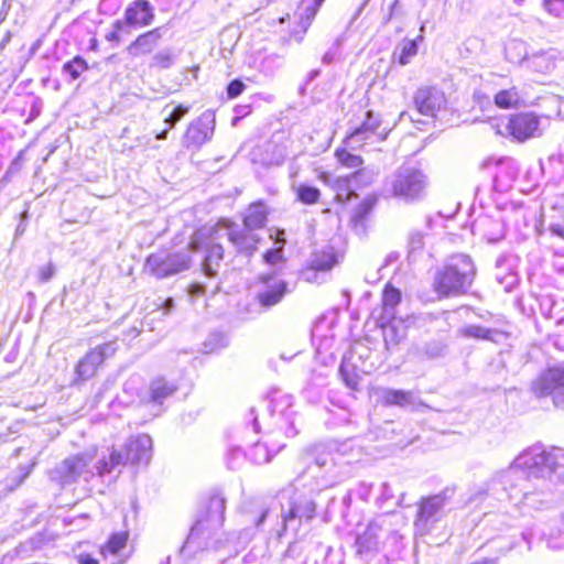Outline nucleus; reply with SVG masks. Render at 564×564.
I'll use <instances>...</instances> for the list:
<instances>
[{
	"label": "nucleus",
	"mask_w": 564,
	"mask_h": 564,
	"mask_svg": "<svg viewBox=\"0 0 564 564\" xmlns=\"http://www.w3.org/2000/svg\"><path fill=\"white\" fill-rule=\"evenodd\" d=\"M543 479L551 482H561L564 480V449L553 447L542 449L531 447L519 455L513 463L506 469L498 473L490 482V489L497 491V486L501 485L505 491L510 485L513 488L514 479L524 481L525 479Z\"/></svg>",
	"instance_id": "f257e3e1"
},
{
	"label": "nucleus",
	"mask_w": 564,
	"mask_h": 564,
	"mask_svg": "<svg viewBox=\"0 0 564 564\" xmlns=\"http://www.w3.org/2000/svg\"><path fill=\"white\" fill-rule=\"evenodd\" d=\"M476 275V268L466 254H456L436 271L433 288L441 296H456L466 293Z\"/></svg>",
	"instance_id": "f03ea898"
},
{
	"label": "nucleus",
	"mask_w": 564,
	"mask_h": 564,
	"mask_svg": "<svg viewBox=\"0 0 564 564\" xmlns=\"http://www.w3.org/2000/svg\"><path fill=\"white\" fill-rule=\"evenodd\" d=\"M152 440L147 434L131 437L121 449L112 447L104 453L96 463L99 476L110 474L116 468L126 464H148L151 459Z\"/></svg>",
	"instance_id": "7ed1b4c3"
},
{
	"label": "nucleus",
	"mask_w": 564,
	"mask_h": 564,
	"mask_svg": "<svg viewBox=\"0 0 564 564\" xmlns=\"http://www.w3.org/2000/svg\"><path fill=\"white\" fill-rule=\"evenodd\" d=\"M426 176L414 167H400L387 183L386 191L405 202L422 199L425 194Z\"/></svg>",
	"instance_id": "20e7f679"
},
{
	"label": "nucleus",
	"mask_w": 564,
	"mask_h": 564,
	"mask_svg": "<svg viewBox=\"0 0 564 564\" xmlns=\"http://www.w3.org/2000/svg\"><path fill=\"white\" fill-rule=\"evenodd\" d=\"M95 455V452L89 451L65 458L52 470V479L62 485H70L79 479L88 481L99 475L96 464L91 466Z\"/></svg>",
	"instance_id": "39448f33"
},
{
	"label": "nucleus",
	"mask_w": 564,
	"mask_h": 564,
	"mask_svg": "<svg viewBox=\"0 0 564 564\" xmlns=\"http://www.w3.org/2000/svg\"><path fill=\"white\" fill-rule=\"evenodd\" d=\"M212 237L214 239L227 238L237 252L248 256L257 250V245L261 241L258 232L225 220L212 228Z\"/></svg>",
	"instance_id": "423d86ee"
},
{
	"label": "nucleus",
	"mask_w": 564,
	"mask_h": 564,
	"mask_svg": "<svg viewBox=\"0 0 564 564\" xmlns=\"http://www.w3.org/2000/svg\"><path fill=\"white\" fill-rule=\"evenodd\" d=\"M531 391L536 398L550 397L556 408L564 410V366L542 371L532 382Z\"/></svg>",
	"instance_id": "0eeeda50"
},
{
	"label": "nucleus",
	"mask_w": 564,
	"mask_h": 564,
	"mask_svg": "<svg viewBox=\"0 0 564 564\" xmlns=\"http://www.w3.org/2000/svg\"><path fill=\"white\" fill-rule=\"evenodd\" d=\"M191 257L187 251L167 252L159 251L148 257L145 267L158 279L177 274L189 268Z\"/></svg>",
	"instance_id": "6e6552de"
},
{
	"label": "nucleus",
	"mask_w": 564,
	"mask_h": 564,
	"mask_svg": "<svg viewBox=\"0 0 564 564\" xmlns=\"http://www.w3.org/2000/svg\"><path fill=\"white\" fill-rule=\"evenodd\" d=\"M449 490H444L437 495L422 498L416 518L414 521L415 530L421 535L429 533L444 514V507L451 498L447 496Z\"/></svg>",
	"instance_id": "1a4fd4ad"
},
{
	"label": "nucleus",
	"mask_w": 564,
	"mask_h": 564,
	"mask_svg": "<svg viewBox=\"0 0 564 564\" xmlns=\"http://www.w3.org/2000/svg\"><path fill=\"white\" fill-rule=\"evenodd\" d=\"M381 120L379 116L369 110L362 123L357 127L349 135L346 142L352 149L362 148L366 144H376L386 140L388 132L380 130Z\"/></svg>",
	"instance_id": "9d476101"
},
{
	"label": "nucleus",
	"mask_w": 564,
	"mask_h": 564,
	"mask_svg": "<svg viewBox=\"0 0 564 564\" xmlns=\"http://www.w3.org/2000/svg\"><path fill=\"white\" fill-rule=\"evenodd\" d=\"M389 517L380 516L370 521L365 532L356 540L357 553L360 555L380 551L383 533L388 531Z\"/></svg>",
	"instance_id": "9b49d317"
},
{
	"label": "nucleus",
	"mask_w": 564,
	"mask_h": 564,
	"mask_svg": "<svg viewBox=\"0 0 564 564\" xmlns=\"http://www.w3.org/2000/svg\"><path fill=\"white\" fill-rule=\"evenodd\" d=\"M116 350V341H108L88 351L79 360L76 367L77 377L82 380H87L94 377L97 368L105 361V359L113 356Z\"/></svg>",
	"instance_id": "f8f14e48"
},
{
	"label": "nucleus",
	"mask_w": 564,
	"mask_h": 564,
	"mask_svg": "<svg viewBox=\"0 0 564 564\" xmlns=\"http://www.w3.org/2000/svg\"><path fill=\"white\" fill-rule=\"evenodd\" d=\"M214 123L215 119L212 113H203L187 127L182 140L183 145L186 149H199L210 140L214 133Z\"/></svg>",
	"instance_id": "ddd939ff"
},
{
	"label": "nucleus",
	"mask_w": 564,
	"mask_h": 564,
	"mask_svg": "<svg viewBox=\"0 0 564 564\" xmlns=\"http://www.w3.org/2000/svg\"><path fill=\"white\" fill-rule=\"evenodd\" d=\"M414 105L420 115L435 117L445 107L446 97L435 87H422L414 95Z\"/></svg>",
	"instance_id": "4468645a"
},
{
	"label": "nucleus",
	"mask_w": 564,
	"mask_h": 564,
	"mask_svg": "<svg viewBox=\"0 0 564 564\" xmlns=\"http://www.w3.org/2000/svg\"><path fill=\"white\" fill-rule=\"evenodd\" d=\"M509 133L518 141L540 135V120L533 113L523 112L510 117L507 124Z\"/></svg>",
	"instance_id": "2eb2a0df"
},
{
	"label": "nucleus",
	"mask_w": 564,
	"mask_h": 564,
	"mask_svg": "<svg viewBox=\"0 0 564 564\" xmlns=\"http://www.w3.org/2000/svg\"><path fill=\"white\" fill-rule=\"evenodd\" d=\"M260 281L264 284V289L258 293V300L264 307L280 303L288 292L286 282L278 279L275 273L262 274Z\"/></svg>",
	"instance_id": "dca6fc26"
},
{
	"label": "nucleus",
	"mask_w": 564,
	"mask_h": 564,
	"mask_svg": "<svg viewBox=\"0 0 564 564\" xmlns=\"http://www.w3.org/2000/svg\"><path fill=\"white\" fill-rule=\"evenodd\" d=\"M379 401L387 406H401L416 409L422 405L414 391L383 388L378 391Z\"/></svg>",
	"instance_id": "f3484780"
},
{
	"label": "nucleus",
	"mask_w": 564,
	"mask_h": 564,
	"mask_svg": "<svg viewBox=\"0 0 564 564\" xmlns=\"http://www.w3.org/2000/svg\"><path fill=\"white\" fill-rule=\"evenodd\" d=\"M219 529L210 525L209 518L199 519L192 527L186 543L196 544L200 549L208 547Z\"/></svg>",
	"instance_id": "a211bd4d"
},
{
	"label": "nucleus",
	"mask_w": 564,
	"mask_h": 564,
	"mask_svg": "<svg viewBox=\"0 0 564 564\" xmlns=\"http://www.w3.org/2000/svg\"><path fill=\"white\" fill-rule=\"evenodd\" d=\"M315 503L310 499H300L297 501H293L290 506V509L282 514L283 521V530H286L288 527L296 519L302 520H311L315 516Z\"/></svg>",
	"instance_id": "6ab92c4d"
},
{
	"label": "nucleus",
	"mask_w": 564,
	"mask_h": 564,
	"mask_svg": "<svg viewBox=\"0 0 564 564\" xmlns=\"http://www.w3.org/2000/svg\"><path fill=\"white\" fill-rule=\"evenodd\" d=\"M153 17V8L147 0H135L126 10V20L130 25H149Z\"/></svg>",
	"instance_id": "aec40b11"
},
{
	"label": "nucleus",
	"mask_w": 564,
	"mask_h": 564,
	"mask_svg": "<svg viewBox=\"0 0 564 564\" xmlns=\"http://www.w3.org/2000/svg\"><path fill=\"white\" fill-rule=\"evenodd\" d=\"M336 264V256L332 248L316 251L312 254L310 267L304 272L306 281H312L316 271L330 270Z\"/></svg>",
	"instance_id": "412c9836"
},
{
	"label": "nucleus",
	"mask_w": 564,
	"mask_h": 564,
	"mask_svg": "<svg viewBox=\"0 0 564 564\" xmlns=\"http://www.w3.org/2000/svg\"><path fill=\"white\" fill-rule=\"evenodd\" d=\"M129 534L127 532H117L111 534L107 543L100 549V553L105 560L109 556L115 561L111 564H122L121 552L126 549Z\"/></svg>",
	"instance_id": "4be33fe9"
},
{
	"label": "nucleus",
	"mask_w": 564,
	"mask_h": 564,
	"mask_svg": "<svg viewBox=\"0 0 564 564\" xmlns=\"http://www.w3.org/2000/svg\"><path fill=\"white\" fill-rule=\"evenodd\" d=\"M424 37L409 39L403 37L393 51V61L400 65H406L417 54L420 45Z\"/></svg>",
	"instance_id": "5701e85b"
},
{
	"label": "nucleus",
	"mask_w": 564,
	"mask_h": 564,
	"mask_svg": "<svg viewBox=\"0 0 564 564\" xmlns=\"http://www.w3.org/2000/svg\"><path fill=\"white\" fill-rule=\"evenodd\" d=\"M226 499L220 494H214L209 498L207 514L213 528H221L225 521Z\"/></svg>",
	"instance_id": "b1692460"
},
{
	"label": "nucleus",
	"mask_w": 564,
	"mask_h": 564,
	"mask_svg": "<svg viewBox=\"0 0 564 564\" xmlns=\"http://www.w3.org/2000/svg\"><path fill=\"white\" fill-rule=\"evenodd\" d=\"M465 337L486 339L494 343H501L507 338V334L495 328H485L482 326L469 325L460 330Z\"/></svg>",
	"instance_id": "393cba45"
},
{
	"label": "nucleus",
	"mask_w": 564,
	"mask_h": 564,
	"mask_svg": "<svg viewBox=\"0 0 564 564\" xmlns=\"http://www.w3.org/2000/svg\"><path fill=\"white\" fill-rule=\"evenodd\" d=\"M209 243L207 246V254L204 261V270L205 273L209 276H214L216 274V270L214 265H218V263L223 260L224 257V248L217 241L219 239H214L212 237V229L209 230Z\"/></svg>",
	"instance_id": "a878e982"
},
{
	"label": "nucleus",
	"mask_w": 564,
	"mask_h": 564,
	"mask_svg": "<svg viewBox=\"0 0 564 564\" xmlns=\"http://www.w3.org/2000/svg\"><path fill=\"white\" fill-rule=\"evenodd\" d=\"M307 456L314 460L317 467L326 468L327 470H330L338 464L330 446L316 445L311 449Z\"/></svg>",
	"instance_id": "bb28decb"
},
{
	"label": "nucleus",
	"mask_w": 564,
	"mask_h": 564,
	"mask_svg": "<svg viewBox=\"0 0 564 564\" xmlns=\"http://www.w3.org/2000/svg\"><path fill=\"white\" fill-rule=\"evenodd\" d=\"M267 224V210L262 204L251 205L243 218V227L256 231Z\"/></svg>",
	"instance_id": "cd10ccee"
},
{
	"label": "nucleus",
	"mask_w": 564,
	"mask_h": 564,
	"mask_svg": "<svg viewBox=\"0 0 564 564\" xmlns=\"http://www.w3.org/2000/svg\"><path fill=\"white\" fill-rule=\"evenodd\" d=\"M177 387L163 378L153 380L150 384V401L161 404L166 398L171 397Z\"/></svg>",
	"instance_id": "c85d7f7f"
},
{
	"label": "nucleus",
	"mask_w": 564,
	"mask_h": 564,
	"mask_svg": "<svg viewBox=\"0 0 564 564\" xmlns=\"http://www.w3.org/2000/svg\"><path fill=\"white\" fill-rule=\"evenodd\" d=\"M376 203L377 198L375 196H368L356 206L351 216V221L356 228L365 227V221L367 220L369 214L372 212Z\"/></svg>",
	"instance_id": "c756f323"
},
{
	"label": "nucleus",
	"mask_w": 564,
	"mask_h": 564,
	"mask_svg": "<svg viewBox=\"0 0 564 564\" xmlns=\"http://www.w3.org/2000/svg\"><path fill=\"white\" fill-rule=\"evenodd\" d=\"M401 301V293L393 286H386L382 295L383 311L387 318L394 317V308Z\"/></svg>",
	"instance_id": "7c9ffc66"
},
{
	"label": "nucleus",
	"mask_w": 564,
	"mask_h": 564,
	"mask_svg": "<svg viewBox=\"0 0 564 564\" xmlns=\"http://www.w3.org/2000/svg\"><path fill=\"white\" fill-rule=\"evenodd\" d=\"M519 100L520 96L516 87L502 89L495 95V104L502 109L517 106Z\"/></svg>",
	"instance_id": "2f4dec72"
},
{
	"label": "nucleus",
	"mask_w": 564,
	"mask_h": 564,
	"mask_svg": "<svg viewBox=\"0 0 564 564\" xmlns=\"http://www.w3.org/2000/svg\"><path fill=\"white\" fill-rule=\"evenodd\" d=\"M401 542L402 536L391 529V520L389 519L388 531L383 533L380 547L382 546V550L388 549L389 552L395 553L400 550Z\"/></svg>",
	"instance_id": "473e14b6"
},
{
	"label": "nucleus",
	"mask_w": 564,
	"mask_h": 564,
	"mask_svg": "<svg viewBox=\"0 0 564 564\" xmlns=\"http://www.w3.org/2000/svg\"><path fill=\"white\" fill-rule=\"evenodd\" d=\"M154 37H137L135 41L128 46V51L132 56H139L150 53L154 48Z\"/></svg>",
	"instance_id": "72a5a7b5"
},
{
	"label": "nucleus",
	"mask_w": 564,
	"mask_h": 564,
	"mask_svg": "<svg viewBox=\"0 0 564 564\" xmlns=\"http://www.w3.org/2000/svg\"><path fill=\"white\" fill-rule=\"evenodd\" d=\"M87 69V63L79 56L63 65V73L68 75L70 79H77Z\"/></svg>",
	"instance_id": "f704fd0d"
},
{
	"label": "nucleus",
	"mask_w": 564,
	"mask_h": 564,
	"mask_svg": "<svg viewBox=\"0 0 564 564\" xmlns=\"http://www.w3.org/2000/svg\"><path fill=\"white\" fill-rule=\"evenodd\" d=\"M297 199L306 205H312L318 202L321 192L317 187L300 185L296 189Z\"/></svg>",
	"instance_id": "c9c22d12"
},
{
	"label": "nucleus",
	"mask_w": 564,
	"mask_h": 564,
	"mask_svg": "<svg viewBox=\"0 0 564 564\" xmlns=\"http://www.w3.org/2000/svg\"><path fill=\"white\" fill-rule=\"evenodd\" d=\"M175 57L176 54L172 50L160 51L152 57V66L169 68L174 63Z\"/></svg>",
	"instance_id": "e433bc0d"
},
{
	"label": "nucleus",
	"mask_w": 564,
	"mask_h": 564,
	"mask_svg": "<svg viewBox=\"0 0 564 564\" xmlns=\"http://www.w3.org/2000/svg\"><path fill=\"white\" fill-rule=\"evenodd\" d=\"M250 457L257 464H265L271 460V454L265 444L257 443L250 449Z\"/></svg>",
	"instance_id": "4c0bfd02"
},
{
	"label": "nucleus",
	"mask_w": 564,
	"mask_h": 564,
	"mask_svg": "<svg viewBox=\"0 0 564 564\" xmlns=\"http://www.w3.org/2000/svg\"><path fill=\"white\" fill-rule=\"evenodd\" d=\"M408 247L411 256L422 251L424 248V234L419 230L411 231L409 236Z\"/></svg>",
	"instance_id": "58836bf2"
},
{
	"label": "nucleus",
	"mask_w": 564,
	"mask_h": 564,
	"mask_svg": "<svg viewBox=\"0 0 564 564\" xmlns=\"http://www.w3.org/2000/svg\"><path fill=\"white\" fill-rule=\"evenodd\" d=\"M338 160L347 167H358L362 164V159L359 155L351 154L345 150L337 151Z\"/></svg>",
	"instance_id": "ea45409f"
},
{
	"label": "nucleus",
	"mask_w": 564,
	"mask_h": 564,
	"mask_svg": "<svg viewBox=\"0 0 564 564\" xmlns=\"http://www.w3.org/2000/svg\"><path fill=\"white\" fill-rule=\"evenodd\" d=\"M324 2V0H303L302 1V10L304 11L306 23L315 17L318 8Z\"/></svg>",
	"instance_id": "a19ab883"
},
{
	"label": "nucleus",
	"mask_w": 564,
	"mask_h": 564,
	"mask_svg": "<svg viewBox=\"0 0 564 564\" xmlns=\"http://www.w3.org/2000/svg\"><path fill=\"white\" fill-rule=\"evenodd\" d=\"M188 111H189V107L178 105L169 115V117L165 118L164 122L169 126V128H173Z\"/></svg>",
	"instance_id": "79ce46f5"
},
{
	"label": "nucleus",
	"mask_w": 564,
	"mask_h": 564,
	"mask_svg": "<svg viewBox=\"0 0 564 564\" xmlns=\"http://www.w3.org/2000/svg\"><path fill=\"white\" fill-rule=\"evenodd\" d=\"M544 9L555 17H564V0H544Z\"/></svg>",
	"instance_id": "37998d69"
},
{
	"label": "nucleus",
	"mask_w": 564,
	"mask_h": 564,
	"mask_svg": "<svg viewBox=\"0 0 564 564\" xmlns=\"http://www.w3.org/2000/svg\"><path fill=\"white\" fill-rule=\"evenodd\" d=\"M263 259H264L265 263L271 264V265H275V264L282 262L283 261L282 248H276V249L267 251L263 254Z\"/></svg>",
	"instance_id": "c03bdc74"
},
{
	"label": "nucleus",
	"mask_w": 564,
	"mask_h": 564,
	"mask_svg": "<svg viewBox=\"0 0 564 564\" xmlns=\"http://www.w3.org/2000/svg\"><path fill=\"white\" fill-rule=\"evenodd\" d=\"M245 89V84L239 79H234L227 87V94L229 98L238 97Z\"/></svg>",
	"instance_id": "a18cd8bd"
},
{
	"label": "nucleus",
	"mask_w": 564,
	"mask_h": 564,
	"mask_svg": "<svg viewBox=\"0 0 564 564\" xmlns=\"http://www.w3.org/2000/svg\"><path fill=\"white\" fill-rule=\"evenodd\" d=\"M405 13L404 4L401 0H394L389 7V18L401 17Z\"/></svg>",
	"instance_id": "49530a36"
},
{
	"label": "nucleus",
	"mask_w": 564,
	"mask_h": 564,
	"mask_svg": "<svg viewBox=\"0 0 564 564\" xmlns=\"http://www.w3.org/2000/svg\"><path fill=\"white\" fill-rule=\"evenodd\" d=\"M55 269L52 263L41 268L40 279L42 282H47L54 275Z\"/></svg>",
	"instance_id": "de8ad7c7"
},
{
	"label": "nucleus",
	"mask_w": 564,
	"mask_h": 564,
	"mask_svg": "<svg viewBox=\"0 0 564 564\" xmlns=\"http://www.w3.org/2000/svg\"><path fill=\"white\" fill-rule=\"evenodd\" d=\"M339 371H340V373H341V376H343V378H344V380H345L346 384H347L348 387H350V388L355 389V388H356V386H357V381H356L354 378H351V377H349V376L347 375V366L343 364V365L340 366Z\"/></svg>",
	"instance_id": "09e8293b"
},
{
	"label": "nucleus",
	"mask_w": 564,
	"mask_h": 564,
	"mask_svg": "<svg viewBox=\"0 0 564 564\" xmlns=\"http://www.w3.org/2000/svg\"><path fill=\"white\" fill-rule=\"evenodd\" d=\"M547 546L552 550H560V549H563L564 547V539H555V538H550L547 540Z\"/></svg>",
	"instance_id": "8fccbe9b"
},
{
	"label": "nucleus",
	"mask_w": 564,
	"mask_h": 564,
	"mask_svg": "<svg viewBox=\"0 0 564 564\" xmlns=\"http://www.w3.org/2000/svg\"><path fill=\"white\" fill-rule=\"evenodd\" d=\"M78 563L79 564H99L96 558L90 556L89 554H80L78 556Z\"/></svg>",
	"instance_id": "3c124183"
},
{
	"label": "nucleus",
	"mask_w": 564,
	"mask_h": 564,
	"mask_svg": "<svg viewBox=\"0 0 564 564\" xmlns=\"http://www.w3.org/2000/svg\"><path fill=\"white\" fill-rule=\"evenodd\" d=\"M199 239H200V234L197 232V234H195L192 241L189 242V247L193 251H197L200 249Z\"/></svg>",
	"instance_id": "603ef678"
},
{
	"label": "nucleus",
	"mask_w": 564,
	"mask_h": 564,
	"mask_svg": "<svg viewBox=\"0 0 564 564\" xmlns=\"http://www.w3.org/2000/svg\"><path fill=\"white\" fill-rule=\"evenodd\" d=\"M550 230L553 235L564 238V229L560 225L551 226Z\"/></svg>",
	"instance_id": "864d4df0"
},
{
	"label": "nucleus",
	"mask_w": 564,
	"mask_h": 564,
	"mask_svg": "<svg viewBox=\"0 0 564 564\" xmlns=\"http://www.w3.org/2000/svg\"><path fill=\"white\" fill-rule=\"evenodd\" d=\"M443 350H444V347H443V346L437 345V346H435V348H434V350H433V351H431V352H430V351H427V354H429L430 356H432V357H435V356H440V355H442V354H443Z\"/></svg>",
	"instance_id": "5fc2aeb1"
},
{
	"label": "nucleus",
	"mask_w": 564,
	"mask_h": 564,
	"mask_svg": "<svg viewBox=\"0 0 564 564\" xmlns=\"http://www.w3.org/2000/svg\"><path fill=\"white\" fill-rule=\"evenodd\" d=\"M173 307H174V301L172 299H167L164 302V306H163L164 311L170 312Z\"/></svg>",
	"instance_id": "6e6d98bb"
},
{
	"label": "nucleus",
	"mask_w": 564,
	"mask_h": 564,
	"mask_svg": "<svg viewBox=\"0 0 564 564\" xmlns=\"http://www.w3.org/2000/svg\"><path fill=\"white\" fill-rule=\"evenodd\" d=\"M169 129H164L163 131H161L160 133L156 134V139L158 140H165L167 138V134H169Z\"/></svg>",
	"instance_id": "4d7b16f0"
},
{
	"label": "nucleus",
	"mask_w": 564,
	"mask_h": 564,
	"mask_svg": "<svg viewBox=\"0 0 564 564\" xmlns=\"http://www.w3.org/2000/svg\"><path fill=\"white\" fill-rule=\"evenodd\" d=\"M521 41L517 40V39H513L511 42H510V45L513 46L514 48L519 47L521 45Z\"/></svg>",
	"instance_id": "13d9d810"
},
{
	"label": "nucleus",
	"mask_w": 564,
	"mask_h": 564,
	"mask_svg": "<svg viewBox=\"0 0 564 564\" xmlns=\"http://www.w3.org/2000/svg\"><path fill=\"white\" fill-rule=\"evenodd\" d=\"M267 514H268V511H264V512L261 514V517L259 518V520H258V522H257V525H260V524H262V523H263V521H264V519H265Z\"/></svg>",
	"instance_id": "bf43d9fd"
},
{
	"label": "nucleus",
	"mask_w": 564,
	"mask_h": 564,
	"mask_svg": "<svg viewBox=\"0 0 564 564\" xmlns=\"http://www.w3.org/2000/svg\"><path fill=\"white\" fill-rule=\"evenodd\" d=\"M542 58H543V56H534V57H533V61H532V64H533L534 66H540L539 62H540V59H542Z\"/></svg>",
	"instance_id": "052dcab7"
},
{
	"label": "nucleus",
	"mask_w": 564,
	"mask_h": 564,
	"mask_svg": "<svg viewBox=\"0 0 564 564\" xmlns=\"http://www.w3.org/2000/svg\"><path fill=\"white\" fill-rule=\"evenodd\" d=\"M294 545H290L285 552V555H290L293 552Z\"/></svg>",
	"instance_id": "680f3d73"
},
{
	"label": "nucleus",
	"mask_w": 564,
	"mask_h": 564,
	"mask_svg": "<svg viewBox=\"0 0 564 564\" xmlns=\"http://www.w3.org/2000/svg\"><path fill=\"white\" fill-rule=\"evenodd\" d=\"M10 37H7L6 40H3L1 43H0V50L3 48L8 42Z\"/></svg>",
	"instance_id": "e2e57ef3"
},
{
	"label": "nucleus",
	"mask_w": 564,
	"mask_h": 564,
	"mask_svg": "<svg viewBox=\"0 0 564 564\" xmlns=\"http://www.w3.org/2000/svg\"><path fill=\"white\" fill-rule=\"evenodd\" d=\"M489 163H490V159L485 160V161L482 162V164H481V167H486V166H488V164H489Z\"/></svg>",
	"instance_id": "0e129e2a"
},
{
	"label": "nucleus",
	"mask_w": 564,
	"mask_h": 564,
	"mask_svg": "<svg viewBox=\"0 0 564 564\" xmlns=\"http://www.w3.org/2000/svg\"><path fill=\"white\" fill-rule=\"evenodd\" d=\"M404 117H409L412 121L414 120L409 113L402 112L401 113V119H403Z\"/></svg>",
	"instance_id": "69168bd1"
},
{
	"label": "nucleus",
	"mask_w": 564,
	"mask_h": 564,
	"mask_svg": "<svg viewBox=\"0 0 564 564\" xmlns=\"http://www.w3.org/2000/svg\"><path fill=\"white\" fill-rule=\"evenodd\" d=\"M525 490H527V486H522V488L520 489V492L525 496Z\"/></svg>",
	"instance_id": "338daca9"
},
{
	"label": "nucleus",
	"mask_w": 564,
	"mask_h": 564,
	"mask_svg": "<svg viewBox=\"0 0 564 564\" xmlns=\"http://www.w3.org/2000/svg\"><path fill=\"white\" fill-rule=\"evenodd\" d=\"M143 35H147V36L153 35V31H150V32H148V33H144Z\"/></svg>",
	"instance_id": "774afa93"
}]
</instances>
